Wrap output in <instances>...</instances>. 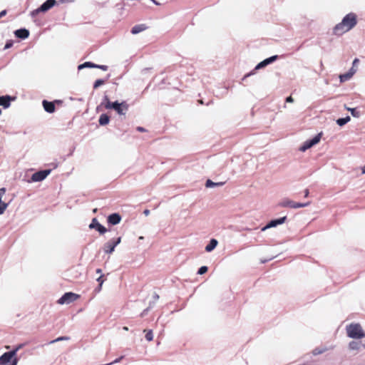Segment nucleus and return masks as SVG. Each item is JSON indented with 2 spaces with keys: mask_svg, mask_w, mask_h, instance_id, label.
Segmentation results:
<instances>
[{
  "mask_svg": "<svg viewBox=\"0 0 365 365\" xmlns=\"http://www.w3.org/2000/svg\"><path fill=\"white\" fill-rule=\"evenodd\" d=\"M309 204H310L309 202H308L307 203H299V202H295L290 200H284L281 203V205L284 207H291V208H294V209H297V208L307 207Z\"/></svg>",
  "mask_w": 365,
  "mask_h": 365,
  "instance_id": "9",
  "label": "nucleus"
},
{
  "mask_svg": "<svg viewBox=\"0 0 365 365\" xmlns=\"http://www.w3.org/2000/svg\"><path fill=\"white\" fill-rule=\"evenodd\" d=\"M96 68H100L103 71H106L108 67L106 66H97Z\"/></svg>",
  "mask_w": 365,
  "mask_h": 365,
  "instance_id": "38",
  "label": "nucleus"
},
{
  "mask_svg": "<svg viewBox=\"0 0 365 365\" xmlns=\"http://www.w3.org/2000/svg\"><path fill=\"white\" fill-rule=\"evenodd\" d=\"M78 297L79 295L75 293L66 292L58 300V303L60 304H68L76 301V299H78Z\"/></svg>",
  "mask_w": 365,
  "mask_h": 365,
  "instance_id": "8",
  "label": "nucleus"
},
{
  "mask_svg": "<svg viewBox=\"0 0 365 365\" xmlns=\"http://www.w3.org/2000/svg\"><path fill=\"white\" fill-rule=\"evenodd\" d=\"M97 230L101 234H104L107 231L106 228L101 225L100 226H98V228L97 229Z\"/></svg>",
  "mask_w": 365,
  "mask_h": 365,
  "instance_id": "33",
  "label": "nucleus"
},
{
  "mask_svg": "<svg viewBox=\"0 0 365 365\" xmlns=\"http://www.w3.org/2000/svg\"><path fill=\"white\" fill-rule=\"evenodd\" d=\"M351 78H352V76L349 72L344 73V74H341L339 76V80H340L341 83L350 80Z\"/></svg>",
  "mask_w": 365,
  "mask_h": 365,
  "instance_id": "22",
  "label": "nucleus"
},
{
  "mask_svg": "<svg viewBox=\"0 0 365 365\" xmlns=\"http://www.w3.org/2000/svg\"><path fill=\"white\" fill-rule=\"evenodd\" d=\"M101 224L98 222L96 218H93L91 223L89 225L91 229H98Z\"/></svg>",
  "mask_w": 365,
  "mask_h": 365,
  "instance_id": "26",
  "label": "nucleus"
},
{
  "mask_svg": "<svg viewBox=\"0 0 365 365\" xmlns=\"http://www.w3.org/2000/svg\"><path fill=\"white\" fill-rule=\"evenodd\" d=\"M222 182H214L210 180H207L205 183L207 187H214L217 185H222Z\"/></svg>",
  "mask_w": 365,
  "mask_h": 365,
  "instance_id": "25",
  "label": "nucleus"
},
{
  "mask_svg": "<svg viewBox=\"0 0 365 365\" xmlns=\"http://www.w3.org/2000/svg\"><path fill=\"white\" fill-rule=\"evenodd\" d=\"M144 332H146L145 334V339L147 341H150L153 339V334L152 330H144Z\"/></svg>",
  "mask_w": 365,
  "mask_h": 365,
  "instance_id": "27",
  "label": "nucleus"
},
{
  "mask_svg": "<svg viewBox=\"0 0 365 365\" xmlns=\"http://www.w3.org/2000/svg\"><path fill=\"white\" fill-rule=\"evenodd\" d=\"M218 242L215 239H212L209 244L205 247V251L207 252H212L217 245Z\"/></svg>",
  "mask_w": 365,
  "mask_h": 365,
  "instance_id": "19",
  "label": "nucleus"
},
{
  "mask_svg": "<svg viewBox=\"0 0 365 365\" xmlns=\"http://www.w3.org/2000/svg\"><path fill=\"white\" fill-rule=\"evenodd\" d=\"M17 351L18 349H15L11 351L4 353L1 356L0 365H6L7 364H10V365H16L19 362Z\"/></svg>",
  "mask_w": 365,
  "mask_h": 365,
  "instance_id": "4",
  "label": "nucleus"
},
{
  "mask_svg": "<svg viewBox=\"0 0 365 365\" xmlns=\"http://www.w3.org/2000/svg\"><path fill=\"white\" fill-rule=\"evenodd\" d=\"M143 214H144L145 216L149 215V214H150V210H145L143 211Z\"/></svg>",
  "mask_w": 365,
  "mask_h": 365,
  "instance_id": "40",
  "label": "nucleus"
},
{
  "mask_svg": "<svg viewBox=\"0 0 365 365\" xmlns=\"http://www.w3.org/2000/svg\"><path fill=\"white\" fill-rule=\"evenodd\" d=\"M362 174H365V165L361 168Z\"/></svg>",
  "mask_w": 365,
  "mask_h": 365,
  "instance_id": "43",
  "label": "nucleus"
},
{
  "mask_svg": "<svg viewBox=\"0 0 365 365\" xmlns=\"http://www.w3.org/2000/svg\"><path fill=\"white\" fill-rule=\"evenodd\" d=\"M322 133L317 134L312 139L306 140L302 145L300 147L299 150L302 152H305L307 150L311 148L314 145H317L321 139Z\"/></svg>",
  "mask_w": 365,
  "mask_h": 365,
  "instance_id": "7",
  "label": "nucleus"
},
{
  "mask_svg": "<svg viewBox=\"0 0 365 365\" xmlns=\"http://www.w3.org/2000/svg\"><path fill=\"white\" fill-rule=\"evenodd\" d=\"M346 331L349 338L359 339L365 337V332L359 324H350L346 326Z\"/></svg>",
  "mask_w": 365,
  "mask_h": 365,
  "instance_id": "2",
  "label": "nucleus"
},
{
  "mask_svg": "<svg viewBox=\"0 0 365 365\" xmlns=\"http://www.w3.org/2000/svg\"><path fill=\"white\" fill-rule=\"evenodd\" d=\"M109 117L106 114H102L101 115L99 118V124L101 125H106L109 123Z\"/></svg>",
  "mask_w": 365,
  "mask_h": 365,
  "instance_id": "21",
  "label": "nucleus"
},
{
  "mask_svg": "<svg viewBox=\"0 0 365 365\" xmlns=\"http://www.w3.org/2000/svg\"><path fill=\"white\" fill-rule=\"evenodd\" d=\"M124 359H125V356H122L120 357L115 359L112 362L107 364L106 365H113V364H118V363H125V361H124Z\"/></svg>",
  "mask_w": 365,
  "mask_h": 365,
  "instance_id": "28",
  "label": "nucleus"
},
{
  "mask_svg": "<svg viewBox=\"0 0 365 365\" xmlns=\"http://www.w3.org/2000/svg\"><path fill=\"white\" fill-rule=\"evenodd\" d=\"M348 72L353 76L356 72V69L354 68V66H352Z\"/></svg>",
  "mask_w": 365,
  "mask_h": 365,
  "instance_id": "35",
  "label": "nucleus"
},
{
  "mask_svg": "<svg viewBox=\"0 0 365 365\" xmlns=\"http://www.w3.org/2000/svg\"><path fill=\"white\" fill-rule=\"evenodd\" d=\"M351 120L350 117L349 116H346V118H339L336 120V123L339 125V126H343L346 123H347L348 122H349Z\"/></svg>",
  "mask_w": 365,
  "mask_h": 365,
  "instance_id": "23",
  "label": "nucleus"
},
{
  "mask_svg": "<svg viewBox=\"0 0 365 365\" xmlns=\"http://www.w3.org/2000/svg\"><path fill=\"white\" fill-rule=\"evenodd\" d=\"M69 338L67 337V336H61V337H58L54 340H52L49 342V344H53L55 342H57V341H63V340H68Z\"/></svg>",
  "mask_w": 365,
  "mask_h": 365,
  "instance_id": "31",
  "label": "nucleus"
},
{
  "mask_svg": "<svg viewBox=\"0 0 365 365\" xmlns=\"http://www.w3.org/2000/svg\"><path fill=\"white\" fill-rule=\"evenodd\" d=\"M104 106L106 109H113L119 115H125L128 110V105L125 102L118 103V101L111 103L107 96L104 97Z\"/></svg>",
  "mask_w": 365,
  "mask_h": 365,
  "instance_id": "3",
  "label": "nucleus"
},
{
  "mask_svg": "<svg viewBox=\"0 0 365 365\" xmlns=\"http://www.w3.org/2000/svg\"><path fill=\"white\" fill-rule=\"evenodd\" d=\"M120 216L117 213L112 214L108 217V222L113 225L118 224L120 222Z\"/></svg>",
  "mask_w": 365,
  "mask_h": 365,
  "instance_id": "14",
  "label": "nucleus"
},
{
  "mask_svg": "<svg viewBox=\"0 0 365 365\" xmlns=\"http://www.w3.org/2000/svg\"><path fill=\"white\" fill-rule=\"evenodd\" d=\"M357 24V16L354 13L347 14L342 20L332 29V34L341 36L354 29Z\"/></svg>",
  "mask_w": 365,
  "mask_h": 365,
  "instance_id": "1",
  "label": "nucleus"
},
{
  "mask_svg": "<svg viewBox=\"0 0 365 365\" xmlns=\"http://www.w3.org/2000/svg\"><path fill=\"white\" fill-rule=\"evenodd\" d=\"M97 282L101 284V286L103 285V275L101 274L98 279H97Z\"/></svg>",
  "mask_w": 365,
  "mask_h": 365,
  "instance_id": "36",
  "label": "nucleus"
},
{
  "mask_svg": "<svg viewBox=\"0 0 365 365\" xmlns=\"http://www.w3.org/2000/svg\"><path fill=\"white\" fill-rule=\"evenodd\" d=\"M105 83V81L102 79H98L95 81L94 83V85H93V87L94 88H98L99 86L103 85Z\"/></svg>",
  "mask_w": 365,
  "mask_h": 365,
  "instance_id": "29",
  "label": "nucleus"
},
{
  "mask_svg": "<svg viewBox=\"0 0 365 365\" xmlns=\"http://www.w3.org/2000/svg\"><path fill=\"white\" fill-rule=\"evenodd\" d=\"M10 46H11V44L7 43V44H6V46H5V48H6H6H9Z\"/></svg>",
  "mask_w": 365,
  "mask_h": 365,
  "instance_id": "47",
  "label": "nucleus"
},
{
  "mask_svg": "<svg viewBox=\"0 0 365 365\" xmlns=\"http://www.w3.org/2000/svg\"><path fill=\"white\" fill-rule=\"evenodd\" d=\"M345 108L350 111L351 112V114L354 116V117H357L358 115H356V110H355V108H348V107H345Z\"/></svg>",
  "mask_w": 365,
  "mask_h": 365,
  "instance_id": "34",
  "label": "nucleus"
},
{
  "mask_svg": "<svg viewBox=\"0 0 365 365\" xmlns=\"http://www.w3.org/2000/svg\"><path fill=\"white\" fill-rule=\"evenodd\" d=\"M358 61H359V60L357 58L354 59L353 61V66H354Z\"/></svg>",
  "mask_w": 365,
  "mask_h": 365,
  "instance_id": "41",
  "label": "nucleus"
},
{
  "mask_svg": "<svg viewBox=\"0 0 365 365\" xmlns=\"http://www.w3.org/2000/svg\"><path fill=\"white\" fill-rule=\"evenodd\" d=\"M309 195V190H306L305 192H304V196L305 197H307Z\"/></svg>",
  "mask_w": 365,
  "mask_h": 365,
  "instance_id": "42",
  "label": "nucleus"
},
{
  "mask_svg": "<svg viewBox=\"0 0 365 365\" xmlns=\"http://www.w3.org/2000/svg\"><path fill=\"white\" fill-rule=\"evenodd\" d=\"M286 102L287 103H293L294 102V99L292 96H289L286 98Z\"/></svg>",
  "mask_w": 365,
  "mask_h": 365,
  "instance_id": "37",
  "label": "nucleus"
},
{
  "mask_svg": "<svg viewBox=\"0 0 365 365\" xmlns=\"http://www.w3.org/2000/svg\"><path fill=\"white\" fill-rule=\"evenodd\" d=\"M326 350H327V349H326V348H324V347H322V348H317V349H315L313 351V354H314V355L319 354H322V353L324 352Z\"/></svg>",
  "mask_w": 365,
  "mask_h": 365,
  "instance_id": "30",
  "label": "nucleus"
},
{
  "mask_svg": "<svg viewBox=\"0 0 365 365\" xmlns=\"http://www.w3.org/2000/svg\"><path fill=\"white\" fill-rule=\"evenodd\" d=\"M96 272H97L98 274H101V273H102V270H101V269H96Z\"/></svg>",
  "mask_w": 365,
  "mask_h": 365,
  "instance_id": "44",
  "label": "nucleus"
},
{
  "mask_svg": "<svg viewBox=\"0 0 365 365\" xmlns=\"http://www.w3.org/2000/svg\"><path fill=\"white\" fill-rule=\"evenodd\" d=\"M139 240H143V237L140 236V237H139Z\"/></svg>",
  "mask_w": 365,
  "mask_h": 365,
  "instance_id": "51",
  "label": "nucleus"
},
{
  "mask_svg": "<svg viewBox=\"0 0 365 365\" xmlns=\"http://www.w3.org/2000/svg\"><path fill=\"white\" fill-rule=\"evenodd\" d=\"M15 35L18 38L25 39L29 36V31L26 29H21L15 31Z\"/></svg>",
  "mask_w": 365,
  "mask_h": 365,
  "instance_id": "16",
  "label": "nucleus"
},
{
  "mask_svg": "<svg viewBox=\"0 0 365 365\" xmlns=\"http://www.w3.org/2000/svg\"><path fill=\"white\" fill-rule=\"evenodd\" d=\"M56 0H46L39 8L31 11V15L35 16L41 12H46L56 4Z\"/></svg>",
  "mask_w": 365,
  "mask_h": 365,
  "instance_id": "6",
  "label": "nucleus"
},
{
  "mask_svg": "<svg viewBox=\"0 0 365 365\" xmlns=\"http://www.w3.org/2000/svg\"><path fill=\"white\" fill-rule=\"evenodd\" d=\"M155 4L159 5V3L155 0H151Z\"/></svg>",
  "mask_w": 365,
  "mask_h": 365,
  "instance_id": "46",
  "label": "nucleus"
},
{
  "mask_svg": "<svg viewBox=\"0 0 365 365\" xmlns=\"http://www.w3.org/2000/svg\"><path fill=\"white\" fill-rule=\"evenodd\" d=\"M146 26L145 24H138L133 26L131 29V33L133 34H138L146 29Z\"/></svg>",
  "mask_w": 365,
  "mask_h": 365,
  "instance_id": "18",
  "label": "nucleus"
},
{
  "mask_svg": "<svg viewBox=\"0 0 365 365\" xmlns=\"http://www.w3.org/2000/svg\"><path fill=\"white\" fill-rule=\"evenodd\" d=\"M101 287H102V286H101V284H99V286H98V291H100L101 289Z\"/></svg>",
  "mask_w": 365,
  "mask_h": 365,
  "instance_id": "48",
  "label": "nucleus"
},
{
  "mask_svg": "<svg viewBox=\"0 0 365 365\" xmlns=\"http://www.w3.org/2000/svg\"><path fill=\"white\" fill-rule=\"evenodd\" d=\"M123 329L127 331L128 330V327H123Z\"/></svg>",
  "mask_w": 365,
  "mask_h": 365,
  "instance_id": "50",
  "label": "nucleus"
},
{
  "mask_svg": "<svg viewBox=\"0 0 365 365\" xmlns=\"http://www.w3.org/2000/svg\"><path fill=\"white\" fill-rule=\"evenodd\" d=\"M6 193V189L4 187L0 188V215H3L5 210L8 207V203H6L2 201V197Z\"/></svg>",
  "mask_w": 365,
  "mask_h": 365,
  "instance_id": "13",
  "label": "nucleus"
},
{
  "mask_svg": "<svg viewBox=\"0 0 365 365\" xmlns=\"http://www.w3.org/2000/svg\"><path fill=\"white\" fill-rule=\"evenodd\" d=\"M361 346V343L356 341H352L349 344V348L350 350H359Z\"/></svg>",
  "mask_w": 365,
  "mask_h": 365,
  "instance_id": "20",
  "label": "nucleus"
},
{
  "mask_svg": "<svg viewBox=\"0 0 365 365\" xmlns=\"http://www.w3.org/2000/svg\"><path fill=\"white\" fill-rule=\"evenodd\" d=\"M51 173V170H44L34 173L31 176L33 182H41L43 180Z\"/></svg>",
  "mask_w": 365,
  "mask_h": 365,
  "instance_id": "10",
  "label": "nucleus"
},
{
  "mask_svg": "<svg viewBox=\"0 0 365 365\" xmlns=\"http://www.w3.org/2000/svg\"><path fill=\"white\" fill-rule=\"evenodd\" d=\"M43 106L44 110L49 113H52L55 110V106L52 102L44 100L43 101Z\"/></svg>",
  "mask_w": 365,
  "mask_h": 365,
  "instance_id": "15",
  "label": "nucleus"
},
{
  "mask_svg": "<svg viewBox=\"0 0 365 365\" xmlns=\"http://www.w3.org/2000/svg\"><path fill=\"white\" fill-rule=\"evenodd\" d=\"M362 346L364 347L365 349V342L362 344Z\"/></svg>",
  "mask_w": 365,
  "mask_h": 365,
  "instance_id": "52",
  "label": "nucleus"
},
{
  "mask_svg": "<svg viewBox=\"0 0 365 365\" xmlns=\"http://www.w3.org/2000/svg\"><path fill=\"white\" fill-rule=\"evenodd\" d=\"M154 297H155V299H158L159 297H158V295L155 294V295H154Z\"/></svg>",
  "mask_w": 365,
  "mask_h": 365,
  "instance_id": "49",
  "label": "nucleus"
},
{
  "mask_svg": "<svg viewBox=\"0 0 365 365\" xmlns=\"http://www.w3.org/2000/svg\"><path fill=\"white\" fill-rule=\"evenodd\" d=\"M96 66H97V65L92 63L91 62H86L84 63L79 65L78 68L79 70H81L84 68H96Z\"/></svg>",
  "mask_w": 365,
  "mask_h": 365,
  "instance_id": "24",
  "label": "nucleus"
},
{
  "mask_svg": "<svg viewBox=\"0 0 365 365\" xmlns=\"http://www.w3.org/2000/svg\"><path fill=\"white\" fill-rule=\"evenodd\" d=\"M138 130L139 131H141V132H142V131H144V128H141V127H138Z\"/></svg>",
  "mask_w": 365,
  "mask_h": 365,
  "instance_id": "45",
  "label": "nucleus"
},
{
  "mask_svg": "<svg viewBox=\"0 0 365 365\" xmlns=\"http://www.w3.org/2000/svg\"><path fill=\"white\" fill-rule=\"evenodd\" d=\"M11 97L9 96H1L0 97V106H3L4 108H7L10 106Z\"/></svg>",
  "mask_w": 365,
  "mask_h": 365,
  "instance_id": "17",
  "label": "nucleus"
},
{
  "mask_svg": "<svg viewBox=\"0 0 365 365\" xmlns=\"http://www.w3.org/2000/svg\"><path fill=\"white\" fill-rule=\"evenodd\" d=\"M286 220H287V217L284 216V217H280L279 219L271 220L266 226H264L262 228V231L264 232V231L267 230V229L275 227L277 225H282L283 223L285 222Z\"/></svg>",
  "mask_w": 365,
  "mask_h": 365,
  "instance_id": "11",
  "label": "nucleus"
},
{
  "mask_svg": "<svg viewBox=\"0 0 365 365\" xmlns=\"http://www.w3.org/2000/svg\"><path fill=\"white\" fill-rule=\"evenodd\" d=\"M207 271V267L206 266L201 267L199 269L197 273L199 274H203Z\"/></svg>",
  "mask_w": 365,
  "mask_h": 365,
  "instance_id": "32",
  "label": "nucleus"
},
{
  "mask_svg": "<svg viewBox=\"0 0 365 365\" xmlns=\"http://www.w3.org/2000/svg\"><path fill=\"white\" fill-rule=\"evenodd\" d=\"M121 242V237H118L111 239L103 245V251L106 254H111L114 252L115 247Z\"/></svg>",
  "mask_w": 365,
  "mask_h": 365,
  "instance_id": "5",
  "label": "nucleus"
},
{
  "mask_svg": "<svg viewBox=\"0 0 365 365\" xmlns=\"http://www.w3.org/2000/svg\"><path fill=\"white\" fill-rule=\"evenodd\" d=\"M277 58H278L277 56H272L269 58L264 59V61H261L256 66L255 69L259 70V69H261V68L265 67L268 64L272 63L274 61H275L277 59Z\"/></svg>",
  "mask_w": 365,
  "mask_h": 365,
  "instance_id": "12",
  "label": "nucleus"
},
{
  "mask_svg": "<svg viewBox=\"0 0 365 365\" xmlns=\"http://www.w3.org/2000/svg\"><path fill=\"white\" fill-rule=\"evenodd\" d=\"M6 14V10H4L0 12V18L5 16Z\"/></svg>",
  "mask_w": 365,
  "mask_h": 365,
  "instance_id": "39",
  "label": "nucleus"
}]
</instances>
